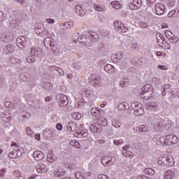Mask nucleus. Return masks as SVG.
I'll use <instances>...</instances> for the list:
<instances>
[{
	"label": "nucleus",
	"mask_w": 179,
	"mask_h": 179,
	"mask_svg": "<svg viewBox=\"0 0 179 179\" xmlns=\"http://www.w3.org/2000/svg\"><path fill=\"white\" fill-rule=\"evenodd\" d=\"M100 76L92 74L88 80L94 87H99L100 86Z\"/></svg>",
	"instance_id": "0eeeda50"
},
{
	"label": "nucleus",
	"mask_w": 179,
	"mask_h": 179,
	"mask_svg": "<svg viewBox=\"0 0 179 179\" xmlns=\"http://www.w3.org/2000/svg\"><path fill=\"white\" fill-rule=\"evenodd\" d=\"M169 41H170V43H172L173 44H176V43L178 41H179V38H178V37H176V35H173Z\"/></svg>",
	"instance_id": "09e8293b"
},
{
	"label": "nucleus",
	"mask_w": 179,
	"mask_h": 179,
	"mask_svg": "<svg viewBox=\"0 0 179 179\" xmlns=\"http://www.w3.org/2000/svg\"><path fill=\"white\" fill-rule=\"evenodd\" d=\"M124 57V53L122 52H118L114 56H112L113 62L115 64H118V62H121V59H122Z\"/></svg>",
	"instance_id": "6ab92c4d"
},
{
	"label": "nucleus",
	"mask_w": 179,
	"mask_h": 179,
	"mask_svg": "<svg viewBox=\"0 0 179 179\" xmlns=\"http://www.w3.org/2000/svg\"><path fill=\"white\" fill-rule=\"evenodd\" d=\"M5 17L3 16V12L0 10V27H2V24L3 23Z\"/></svg>",
	"instance_id": "3c124183"
},
{
	"label": "nucleus",
	"mask_w": 179,
	"mask_h": 179,
	"mask_svg": "<svg viewBox=\"0 0 179 179\" xmlns=\"http://www.w3.org/2000/svg\"><path fill=\"white\" fill-rule=\"evenodd\" d=\"M176 177V173L171 170H168L165 172L164 179H173Z\"/></svg>",
	"instance_id": "bb28decb"
},
{
	"label": "nucleus",
	"mask_w": 179,
	"mask_h": 179,
	"mask_svg": "<svg viewBox=\"0 0 179 179\" xmlns=\"http://www.w3.org/2000/svg\"><path fill=\"white\" fill-rule=\"evenodd\" d=\"M163 162L164 166H166L167 167H171L172 166H174V158H173V157L171 155L163 157Z\"/></svg>",
	"instance_id": "f8f14e48"
},
{
	"label": "nucleus",
	"mask_w": 179,
	"mask_h": 179,
	"mask_svg": "<svg viewBox=\"0 0 179 179\" xmlns=\"http://www.w3.org/2000/svg\"><path fill=\"white\" fill-rule=\"evenodd\" d=\"M22 118H27V120H29V118L31 117V114H30V113L29 112H23L22 113Z\"/></svg>",
	"instance_id": "de8ad7c7"
},
{
	"label": "nucleus",
	"mask_w": 179,
	"mask_h": 179,
	"mask_svg": "<svg viewBox=\"0 0 179 179\" xmlns=\"http://www.w3.org/2000/svg\"><path fill=\"white\" fill-rule=\"evenodd\" d=\"M116 64L120 66V69L122 71H125L127 69V63H125V62H118V63Z\"/></svg>",
	"instance_id": "f704fd0d"
},
{
	"label": "nucleus",
	"mask_w": 179,
	"mask_h": 179,
	"mask_svg": "<svg viewBox=\"0 0 179 179\" xmlns=\"http://www.w3.org/2000/svg\"><path fill=\"white\" fill-rule=\"evenodd\" d=\"M107 127V120L103 119L99 123H94L90 125V129L95 134H100L103 131V127Z\"/></svg>",
	"instance_id": "f03ea898"
},
{
	"label": "nucleus",
	"mask_w": 179,
	"mask_h": 179,
	"mask_svg": "<svg viewBox=\"0 0 179 179\" xmlns=\"http://www.w3.org/2000/svg\"><path fill=\"white\" fill-rule=\"evenodd\" d=\"M52 69H54L55 71H57L58 73H59L60 76H62L64 75V71H62V69H60L59 67H57L56 66H52Z\"/></svg>",
	"instance_id": "58836bf2"
},
{
	"label": "nucleus",
	"mask_w": 179,
	"mask_h": 179,
	"mask_svg": "<svg viewBox=\"0 0 179 179\" xmlns=\"http://www.w3.org/2000/svg\"><path fill=\"white\" fill-rule=\"evenodd\" d=\"M101 162L103 166H111V164L115 163V157L105 156L101 158Z\"/></svg>",
	"instance_id": "1a4fd4ad"
},
{
	"label": "nucleus",
	"mask_w": 179,
	"mask_h": 179,
	"mask_svg": "<svg viewBox=\"0 0 179 179\" xmlns=\"http://www.w3.org/2000/svg\"><path fill=\"white\" fill-rule=\"evenodd\" d=\"M171 87V85L170 84L162 85V89H164V90H169V89H170Z\"/></svg>",
	"instance_id": "69168bd1"
},
{
	"label": "nucleus",
	"mask_w": 179,
	"mask_h": 179,
	"mask_svg": "<svg viewBox=\"0 0 179 179\" xmlns=\"http://www.w3.org/2000/svg\"><path fill=\"white\" fill-rule=\"evenodd\" d=\"M67 129L69 132H75L78 130V125L73 121H71L67 125Z\"/></svg>",
	"instance_id": "4be33fe9"
},
{
	"label": "nucleus",
	"mask_w": 179,
	"mask_h": 179,
	"mask_svg": "<svg viewBox=\"0 0 179 179\" xmlns=\"http://www.w3.org/2000/svg\"><path fill=\"white\" fill-rule=\"evenodd\" d=\"M159 142L162 145H165L167 146V136H163L159 138Z\"/></svg>",
	"instance_id": "4c0bfd02"
},
{
	"label": "nucleus",
	"mask_w": 179,
	"mask_h": 179,
	"mask_svg": "<svg viewBox=\"0 0 179 179\" xmlns=\"http://www.w3.org/2000/svg\"><path fill=\"white\" fill-rule=\"evenodd\" d=\"M131 108L134 111V115L139 117L145 114V110H143V106L139 102H133L131 103Z\"/></svg>",
	"instance_id": "7ed1b4c3"
},
{
	"label": "nucleus",
	"mask_w": 179,
	"mask_h": 179,
	"mask_svg": "<svg viewBox=\"0 0 179 179\" xmlns=\"http://www.w3.org/2000/svg\"><path fill=\"white\" fill-rule=\"evenodd\" d=\"M65 174V172L62 171L60 172L59 171H55V176L56 177H62Z\"/></svg>",
	"instance_id": "864d4df0"
},
{
	"label": "nucleus",
	"mask_w": 179,
	"mask_h": 179,
	"mask_svg": "<svg viewBox=\"0 0 179 179\" xmlns=\"http://www.w3.org/2000/svg\"><path fill=\"white\" fill-rule=\"evenodd\" d=\"M139 26L143 29H146L149 27V24L146 23V22H140Z\"/></svg>",
	"instance_id": "603ef678"
},
{
	"label": "nucleus",
	"mask_w": 179,
	"mask_h": 179,
	"mask_svg": "<svg viewBox=\"0 0 179 179\" xmlns=\"http://www.w3.org/2000/svg\"><path fill=\"white\" fill-rule=\"evenodd\" d=\"M8 157H10V159H17V155L16 154V150H14L13 151L10 152L8 155Z\"/></svg>",
	"instance_id": "ea45409f"
},
{
	"label": "nucleus",
	"mask_w": 179,
	"mask_h": 179,
	"mask_svg": "<svg viewBox=\"0 0 179 179\" xmlns=\"http://www.w3.org/2000/svg\"><path fill=\"white\" fill-rule=\"evenodd\" d=\"M55 99L59 107H66L68 103H69L68 96L63 94H57Z\"/></svg>",
	"instance_id": "39448f33"
},
{
	"label": "nucleus",
	"mask_w": 179,
	"mask_h": 179,
	"mask_svg": "<svg viewBox=\"0 0 179 179\" xmlns=\"http://www.w3.org/2000/svg\"><path fill=\"white\" fill-rule=\"evenodd\" d=\"M142 6V0H134L132 1H129V7L132 10H136Z\"/></svg>",
	"instance_id": "9d476101"
},
{
	"label": "nucleus",
	"mask_w": 179,
	"mask_h": 179,
	"mask_svg": "<svg viewBox=\"0 0 179 179\" xmlns=\"http://www.w3.org/2000/svg\"><path fill=\"white\" fill-rule=\"evenodd\" d=\"M73 135L76 138H86V136H87V129H79L73 134Z\"/></svg>",
	"instance_id": "ddd939ff"
},
{
	"label": "nucleus",
	"mask_w": 179,
	"mask_h": 179,
	"mask_svg": "<svg viewBox=\"0 0 179 179\" xmlns=\"http://www.w3.org/2000/svg\"><path fill=\"white\" fill-rule=\"evenodd\" d=\"M47 162L49 163H52L54 162V157L51 156V154H49L47 157Z\"/></svg>",
	"instance_id": "052dcab7"
},
{
	"label": "nucleus",
	"mask_w": 179,
	"mask_h": 179,
	"mask_svg": "<svg viewBox=\"0 0 179 179\" xmlns=\"http://www.w3.org/2000/svg\"><path fill=\"white\" fill-rule=\"evenodd\" d=\"M30 44V38L28 37H26L24 36H21L17 38V45L19 47V48H21V50H23V48H26L27 45Z\"/></svg>",
	"instance_id": "20e7f679"
},
{
	"label": "nucleus",
	"mask_w": 179,
	"mask_h": 179,
	"mask_svg": "<svg viewBox=\"0 0 179 179\" xmlns=\"http://www.w3.org/2000/svg\"><path fill=\"white\" fill-rule=\"evenodd\" d=\"M114 27L117 33H127L128 31V27L121 22V21H115Z\"/></svg>",
	"instance_id": "423d86ee"
},
{
	"label": "nucleus",
	"mask_w": 179,
	"mask_h": 179,
	"mask_svg": "<svg viewBox=\"0 0 179 179\" xmlns=\"http://www.w3.org/2000/svg\"><path fill=\"white\" fill-rule=\"evenodd\" d=\"M168 17H179V9L175 8L168 13Z\"/></svg>",
	"instance_id": "393cba45"
},
{
	"label": "nucleus",
	"mask_w": 179,
	"mask_h": 179,
	"mask_svg": "<svg viewBox=\"0 0 179 179\" xmlns=\"http://www.w3.org/2000/svg\"><path fill=\"white\" fill-rule=\"evenodd\" d=\"M122 153L124 157H132V152L128 151L127 150H122Z\"/></svg>",
	"instance_id": "c9c22d12"
},
{
	"label": "nucleus",
	"mask_w": 179,
	"mask_h": 179,
	"mask_svg": "<svg viewBox=\"0 0 179 179\" xmlns=\"http://www.w3.org/2000/svg\"><path fill=\"white\" fill-rule=\"evenodd\" d=\"M143 173L148 174V176H155L156 171L152 168H145L143 169Z\"/></svg>",
	"instance_id": "7c9ffc66"
},
{
	"label": "nucleus",
	"mask_w": 179,
	"mask_h": 179,
	"mask_svg": "<svg viewBox=\"0 0 179 179\" xmlns=\"http://www.w3.org/2000/svg\"><path fill=\"white\" fill-rule=\"evenodd\" d=\"M105 134L108 136H111V135H113V129L111 128L107 129L106 131H105Z\"/></svg>",
	"instance_id": "13d9d810"
},
{
	"label": "nucleus",
	"mask_w": 179,
	"mask_h": 179,
	"mask_svg": "<svg viewBox=\"0 0 179 179\" xmlns=\"http://www.w3.org/2000/svg\"><path fill=\"white\" fill-rule=\"evenodd\" d=\"M75 9L76 13L78 15V16L83 17L86 15V11L83 10V8H82L80 4L76 6Z\"/></svg>",
	"instance_id": "aec40b11"
},
{
	"label": "nucleus",
	"mask_w": 179,
	"mask_h": 179,
	"mask_svg": "<svg viewBox=\"0 0 179 179\" xmlns=\"http://www.w3.org/2000/svg\"><path fill=\"white\" fill-rule=\"evenodd\" d=\"M161 44H167V40H166V38L164 37V36H162V39H161Z\"/></svg>",
	"instance_id": "774afa93"
},
{
	"label": "nucleus",
	"mask_w": 179,
	"mask_h": 179,
	"mask_svg": "<svg viewBox=\"0 0 179 179\" xmlns=\"http://www.w3.org/2000/svg\"><path fill=\"white\" fill-rule=\"evenodd\" d=\"M16 2H18V3L21 4L22 6H24V8H27L29 6V3L26 0H15Z\"/></svg>",
	"instance_id": "a19ab883"
},
{
	"label": "nucleus",
	"mask_w": 179,
	"mask_h": 179,
	"mask_svg": "<svg viewBox=\"0 0 179 179\" xmlns=\"http://www.w3.org/2000/svg\"><path fill=\"white\" fill-rule=\"evenodd\" d=\"M36 170L38 173H47V169L45 167V165L44 164L37 165Z\"/></svg>",
	"instance_id": "c756f323"
},
{
	"label": "nucleus",
	"mask_w": 179,
	"mask_h": 179,
	"mask_svg": "<svg viewBox=\"0 0 179 179\" xmlns=\"http://www.w3.org/2000/svg\"><path fill=\"white\" fill-rule=\"evenodd\" d=\"M63 26L64 27H66V29H71L73 26V24H71L69 22H64L63 24Z\"/></svg>",
	"instance_id": "bf43d9fd"
},
{
	"label": "nucleus",
	"mask_w": 179,
	"mask_h": 179,
	"mask_svg": "<svg viewBox=\"0 0 179 179\" xmlns=\"http://www.w3.org/2000/svg\"><path fill=\"white\" fill-rule=\"evenodd\" d=\"M94 8L96 10H98L99 12H103L104 10V8L97 4H94Z\"/></svg>",
	"instance_id": "5fc2aeb1"
},
{
	"label": "nucleus",
	"mask_w": 179,
	"mask_h": 179,
	"mask_svg": "<svg viewBox=\"0 0 179 179\" xmlns=\"http://www.w3.org/2000/svg\"><path fill=\"white\" fill-rule=\"evenodd\" d=\"M3 51L5 54H12L15 51V45L8 43L4 46Z\"/></svg>",
	"instance_id": "f3484780"
},
{
	"label": "nucleus",
	"mask_w": 179,
	"mask_h": 179,
	"mask_svg": "<svg viewBox=\"0 0 179 179\" xmlns=\"http://www.w3.org/2000/svg\"><path fill=\"white\" fill-rule=\"evenodd\" d=\"M1 117L3 120V121H5V122H9V121H10V113H2Z\"/></svg>",
	"instance_id": "2f4dec72"
},
{
	"label": "nucleus",
	"mask_w": 179,
	"mask_h": 179,
	"mask_svg": "<svg viewBox=\"0 0 179 179\" xmlns=\"http://www.w3.org/2000/svg\"><path fill=\"white\" fill-rule=\"evenodd\" d=\"M138 132L140 134H142L144 132H148L149 129V127H148V125L146 124H141L138 126Z\"/></svg>",
	"instance_id": "c85d7f7f"
},
{
	"label": "nucleus",
	"mask_w": 179,
	"mask_h": 179,
	"mask_svg": "<svg viewBox=\"0 0 179 179\" xmlns=\"http://www.w3.org/2000/svg\"><path fill=\"white\" fill-rule=\"evenodd\" d=\"M6 173V169H1L0 171V177L1 178H4Z\"/></svg>",
	"instance_id": "0e129e2a"
},
{
	"label": "nucleus",
	"mask_w": 179,
	"mask_h": 179,
	"mask_svg": "<svg viewBox=\"0 0 179 179\" xmlns=\"http://www.w3.org/2000/svg\"><path fill=\"white\" fill-rule=\"evenodd\" d=\"M153 87L150 84L145 85L141 91L140 97L144 100H150L153 97Z\"/></svg>",
	"instance_id": "f257e3e1"
},
{
	"label": "nucleus",
	"mask_w": 179,
	"mask_h": 179,
	"mask_svg": "<svg viewBox=\"0 0 179 179\" xmlns=\"http://www.w3.org/2000/svg\"><path fill=\"white\" fill-rule=\"evenodd\" d=\"M86 103V101H85L84 99H80L78 101V106L80 107L82 106H85V104Z\"/></svg>",
	"instance_id": "e2e57ef3"
},
{
	"label": "nucleus",
	"mask_w": 179,
	"mask_h": 179,
	"mask_svg": "<svg viewBox=\"0 0 179 179\" xmlns=\"http://www.w3.org/2000/svg\"><path fill=\"white\" fill-rule=\"evenodd\" d=\"M22 23V21L20 20H13L12 21L10 22V26L13 29H17V27H19V24Z\"/></svg>",
	"instance_id": "cd10ccee"
},
{
	"label": "nucleus",
	"mask_w": 179,
	"mask_h": 179,
	"mask_svg": "<svg viewBox=\"0 0 179 179\" xmlns=\"http://www.w3.org/2000/svg\"><path fill=\"white\" fill-rule=\"evenodd\" d=\"M75 177L77 179H86V177L80 172H76L75 173Z\"/></svg>",
	"instance_id": "c03bdc74"
},
{
	"label": "nucleus",
	"mask_w": 179,
	"mask_h": 179,
	"mask_svg": "<svg viewBox=\"0 0 179 179\" xmlns=\"http://www.w3.org/2000/svg\"><path fill=\"white\" fill-rule=\"evenodd\" d=\"M33 157L34 160H36V162H40V160H43L44 159V153L41 151H35L33 153Z\"/></svg>",
	"instance_id": "412c9836"
},
{
	"label": "nucleus",
	"mask_w": 179,
	"mask_h": 179,
	"mask_svg": "<svg viewBox=\"0 0 179 179\" xmlns=\"http://www.w3.org/2000/svg\"><path fill=\"white\" fill-rule=\"evenodd\" d=\"M35 31L36 34H40L42 36H45V27H44V24L39 23L35 28Z\"/></svg>",
	"instance_id": "2eb2a0df"
},
{
	"label": "nucleus",
	"mask_w": 179,
	"mask_h": 179,
	"mask_svg": "<svg viewBox=\"0 0 179 179\" xmlns=\"http://www.w3.org/2000/svg\"><path fill=\"white\" fill-rule=\"evenodd\" d=\"M44 44L46 48H50V50H54V48H55V43L54 41L51 40V38H47L46 39H45Z\"/></svg>",
	"instance_id": "a211bd4d"
},
{
	"label": "nucleus",
	"mask_w": 179,
	"mask_h": 179,
	"mask_svg": "<svg viewBox=\"0 0 179 179\" xmlns=\"http://www.w3.org/2000/svg\"><path fill=\"white\" fill-rule=\"evenodd\" d=\"M78 41H79V43H81L82 44L85 45H86V43L87 42V39L86 38L85 35H80L78 37Z\"/></svg>",
	"instance_id": "72a5a7b5"
},
{
	"label": "nucleus",
	"mask_w": 179,
	"mask_h": 179,
	"mask_svg": "<svg viewBox=\"0 0 179 179\" xmlns=\"http://www.w3.org/2000/svg\"><path fill=\"white\" fill-rule=\"evenodd\" d=\"M117 110L122 111L124 110H129V103L127 102H122L117 106Z\"/></svg>",
	"instance_id": "b1692460"
},
{
	"label": "nucleus",
	"mask_w": 179,
	"mask_h": 179,
	"mask_svg": "<svg viewBox=\"0 0 179 179\" xmlns=\"http://www.w3.org/2000/svg\"><path fill=\"white\" fill-rule=\"evenodd\" d=\"M112 125L115 127V128H121V122H113Z\"/></svg>",
	"instance_id": "4d7b16f0"
},
{
	"label": "nucleus",
	"mask_w": 179,
	"mask_h": 179,
	"mask_svg": "<svg viewBox=\"0 0 179 179\" xmlns=\"http://www.w3.org/2000/svg\"><path fill=\"white\" fill-rule=\"evenodd\" d=\"M43 136L48 139H50V138H52V136H54L53 130L52 129H46L43 131Z\"/></svg>",
	"instance_id": "a878e982"
},
{
	"label": "nucleus",
	"mask_w": 179,
	"mask_h": 179,
	"mask_svg": "<svg viewBox=\"0 0 179 179\" xmlns=\"http://www.w3.org/2000/svg\"><path fill=\"white\" fill-rule=\"evenodd\" d=\"M163 37V34L160 33H157L156 34V38H157V42L159 44V43H162V38Z\"/></svg>",
	"instance_id": "8fccbe9b"
},
{
	"label": "nucleus",
	"mask_w": 179,
	"mask_h": 179,
	"mask_svg": "<svg viewBox=\"0 0 179 179\" xmlns=\"http://www.w3.org/2000/svg\"><path fill=\"white\" fill-rule=\"evenodd\" d=\"M72 117L73 120H76V121H78L80 118H82V114L79 112H75L73 115Z\"/></svg>",
	"instance_id": "e433bc0d"
},
{
	"label": "nucleus",
	"mask_w": 179,
	"mask_h": 179,
	"mask_svg": "<svg viewBox=\"0 0 179 179\" xmlns=\"http://www.w3.org/2000/svg\"><path fill=\"white\" fill-rule=\"evenodd\" d=\"M120 86L121 87H127V86H128V80H127V79L124 78L122 81H120Z\"/></svg>",
	"instance_id": "79ce46f5"
},
{
	"label": "nucleus",
	"mask_w": 179,
	"mask_h": 179,
	"mask_svg": "<svg viewBox=\"0 0 179 179\" xmlns=\"http://www.w3.org/2000/svg\"><path fill=\"white\" fill-rule=\"evenodd\" d=\"M29 55L31 57H36V58H40V57H43V49L40 48L32 47L30 49Z\"/></svg>",
	"instance_id": "6e6552de"
},
{
	"label": "nucleus",
	"mask_w": 179,
	"mask_h": 179,
	"mask_svg": "<svg viewBox=\"0 0 179 179\" xmlns=\"http://www.w3.org/2000/svg\"><path fill=\"white\" fill-rule=\"evenodd\" d=\"M108 176H107V175L105 174H100L98 176V179H108Z\"/></svg>",
	"instance_id": "338daca9"
},
{
	"label": "nucleus",
	"mask_w": 179,
	"mask_h": 179,
	"mask_svg": "<svg viewBox=\"0 0 179 179\" xmlns=\"http://www.w3.org/2000/svg\"><path fill=\"white\" fill-rule=\"evenodd\" d=\"M112 8H114L115 9H120V2L118 1H112L111 3Z\"/></svg>",
	"instance_id": "a18cd8bd"
},
{
	"label": "nucleus",
	"mask_w": 179,
	"mask_h": 179,
	"mask_svg": "<svg viewBox=\"0 0 179 179\" xmlns=\"http://www.w3.org/2000/svg\"><path fill=\"white\" fill-rule=\"evenodd\" d=\"M104 71L107 72L109 75H114V73H117V70L115 67L111 64H106L104 66Z\"/></svg>",
	"instance_id": "dca6fc26"
},
{
	"label": "nucleus",
	"mask_w": 179,
	"mask_h": 179,
	"mask_svg": "<svg viewBox=\"0 0 179 179\" xmlns=\"http://www.w3.org/2000/svg\"><path fill=\"white\" fill-rule=\"evenodd\" d=\"M0 41H3L4 43H6L8 41V38L4 34H0Z\"/></svg>",
	"instance_id": "6e6d98bb"
},
{
	"label": "nucleus",
	"mask_w": 179,
	"mask_h": 179,
	"mask_svg": "<svg viewBox=\"0 0 179 179\" xmlns=\"http://www.w3.org/2000/svg\"><path fill=\"white\" fill-rule=\"evenodd\" d=\"M89 34L91 36V37H92L94 40H95V41H97V40H99V34H97V33L90 31Z\"/></svg>",
	"instance_id": "37998d69"
},
{
	"label": "nucleus",
	"mask_w": 179,
	"mask_h": 179,
	"mask_svg": "<svg viewBox=\"0 0 179 179\" xmlns=\"http://www.w3.org/2000/svg\"><path fill=\"white\" fill-rule=\"evenodd\" d=\"M43 89H45V90H47V92H50V93H54V85L48 82L45 83L42 85Z\"/></svg>",
	"instance_id": "5701e85b"
},
{
	"label": "nucleus",
	"mask_w": 179,
	"mask_h": 179,
	"mask_svg": "<svg viewBox=\"0 0 179 179\" xmlns=\"http://www.w3.org/2000/svg\"><path fill=\"white\" fill-rule=\"evenodd\" d=\"M71 146H73V148H76V149H80V143L79 142L72 140L70 141Z\"/></svg>",
	"instance_id": "473e14b6"
},
{
	"label": "nucleus",
	"mask_w": 179,
	"mask_h": 179,
	"mask_svg": "<svg viewBox=\"0 0 179 179\" xmlns=\"http://www.w3.org/2000/svg\"><path fill=\"white\" fill-rule=\"evenodd\" d=\"M166 146L176 145L178 143V138L173 134H169L166 136Z\"/></svg>",
	"instance_id": "9b49d317"
},
{
	"label": "nucleus",
	"mask_w": 179,
	"mask_h": 179,
	"mask_svg": "<svg viewBox=\"0 0 179 179\" xmlns=\"http://www.w3.org/2000/svg\"><path fill=\"white\" fill-rule=\"evenodd\" d=\"M15 152L17 154V158L21 157L22 155H23V148H17Z\"/></svg>",
	"instance_id": "49530a36"
},
{
	"label": "nucleus",
	"mask_w": 179,
	"mask_h": 179,
	"mask_svg": "<svg viewBox=\"0 0 179 179\" xmlns=\"http://www.w3.org/2000/svg\"><path fill=\"white\" fill-rule=\"evenodd\" d=\"M166 9V7L162 3H157L155 4V11L156 14L158 15V16H162V15L164 14V10Z\"/></svg>",
	"instance_id": "4468645a"
},
{
	"label": "nucleus",
	"mask_w": 179,
	"mask_h": 179,
	"mask_svg": "<svg viewBox=\"0 0 179 179\" xmlns=\"http://www.w3.org/2000/svg\"><path fill=\"white\" fill-rule=\"evenodd\" d=\"M26 132L27 135H29V136H31V135H33V131H31V129L30 127L26 128Z\"/></svg>",
	"instance_id": "680f3d73"
}]
</instances>
